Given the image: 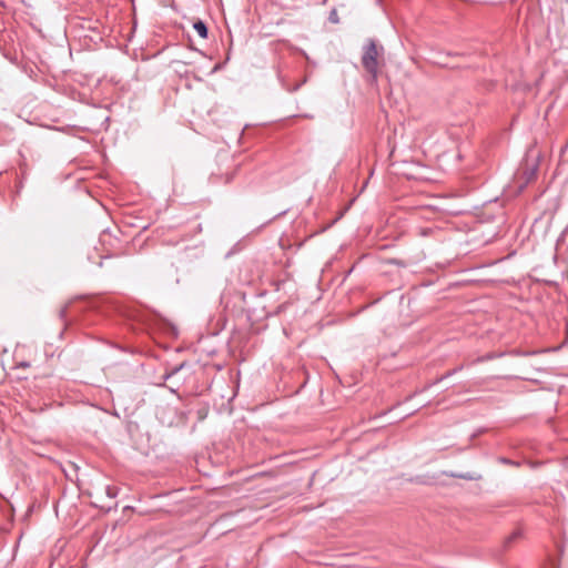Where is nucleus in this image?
<instances>
[{
	"label": "nucleus",
	"instance_id": "1",
	"mask_svg": "<svg viewBox=\"0 0 568 568\" xmlns=\"http://www.w3.org/2000/svg\"><path fill=\"white\" fill-rule=\"evenodd\" d=\"M384 54V47L378 45L375 40L368 39L363 47L362 65L371 75V81L376 82L378 78L379 58Z\"/></svg>",
	"mask_w": 568,
	"mask_h": 568
},
{
	"label": "nucleus",
	"instance_id": "2",
	"mask_svg": "<svg viewBox=\"0 0 568 568\" xmlns=\"http://www.w3.org/2000/svg\"><path fill=\"white\" fill-rule=\"evenodd\" d=\"M523 537V530L517 528L515 529L509 536H507L504 540V548L508 549L511 547V545L519 540Z\"/></svg>",
	"mask_w": 568,
	"mask_h": 568
},
{
	"label": "nucleus",
	"instance_id": "3",
	"mask_svg": "<svg viewBox=\"0 0 568 568\" xmlns=\"http://www.w3.org/2000/svg\"><path fill=\"white\" fill-rule=\"evenodd\" d=\"M193 28H194V30L197 32V34H199L201 38H203V39H206V38H207L209 30H207L206 24H205L202 20H196V21L193 23Z\"/></svg>",
	"mask_w": 568,
	"mask_h": 568
},
{
	"label": "nucleus",
	"instance_id": "4",
	"mask_svg": "<svg viewBox=\"0 0 568 568\" xmlns=\"http://www.w3.org/2000/svg\"><path fill=\"white\" fill-rule=\"evenodd\" d=\"M453 477L455 478H462V479H466V480H480L481 479V475L480 474H477V473H466V474H452Z\"/></svg>",
	"mask_w": 568,
	"mask_h": 568
},
{
	"label": "nucleus",
	"instance_id": "5",
	"mask_svg": "<svg viewBox=\"0 0 568 568\" xmlns=\"http://www.w3.org/2000/svg\"><path fill=\"white\" fill-rule=\"evenodd\" d=\"M328 20H329L332 23H338V22H339V17H338V13H337V10H336V9H333V10L329 12Z\"/></svg>",
	"mask_w": 568,
	"mask_h": 568
},
{
	"label": "nucleus",
	"instance_id": "6",
	"mask_svg": "<svg viewBox=\"0 0 568 568\" xmlns=\"http://www.w3.org/2000/svg\"><path fill=\"white\" fill-rule=\"evenodd\" d=\"M183 367V364H181L179 367H174L169 374L165 375V378H170L171 376H173L175 373H178L181 368Z\"/></svg>",
	"mask_w": 568,
	"mask_h": 568
},
{
	"label": "nucleus",
	"instance_id": "7",
	"mask_svg": "<svg viewBox=\"0 0 568 568\" xmlns=\"http://www.w3.org/2000/svg\"><path fill=\"white\" fill-rule=\"evenodd\" d=\"M106 493H108V495H109L110 497H115V496H116V494L113 491V488H111V487H108V488H106Z\"/></svg>",
	"mask_w": 568,
	"mask_h": 568
},
{
	"label": "nucleus",
	"instance_id": "8",
	"mask_svg": "<svg viewBox=\"0 0 568 568\" xmlns=\"http://www.w3.org/2000/svg\"><path fill=\"white\" fill-rule=\"evenodd\" d=\"M498 355L496 354H487L485 357H483V359H493V358H496Z\"/></svg>",
	"mask_w": 568,
	"mask_h": 568
},
{
	"label": "nucleus",
	"instance_id": "9",
	"mask_svg": "<svg viewBox=\"0 0 568 568\" xmlns=\"http://www.w3.org/2000/svg\"><path fill=\"white\" fill-rule=\"evenodd\" d=\"M17 366L26 368V367H29L30 364L28 362H20Z\"/></svg>",
	"mask_w": 568,
	"mask_h": 568
}]
</instances>
